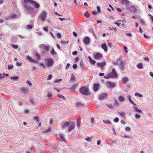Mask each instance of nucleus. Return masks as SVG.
Listing matches in <instances>:
<instances>
[{
  "label": "nucleus",
  "instance_id": "obj_1",
  "mask_svg": "<svg viewBox=\"0 0 153 153\" xmlns=\"http://www.w3.org/2000/svg\"><path fill=\"white\" fill-rule=\"evenodd\" d=\"M75 123L74 122L68 121L64 123L62 126L63 129H68L69 132L72 131L74 128Z\"/></svg>",
  "mask_w": 153,
  "mask_h": 153
},
{
  "label": "nucleus",
  "instance_id": "obj_2",
  "mask_svg": "<svg viewBox=\"0 0 153 153\" xmlns=\"http://www.w3.org/2000/svg\"><path fill=\"white\" fill-rule=\"evenodd\" d=\"M24 7L26 9L27 13H32L34 11V9L30 5V0H24Z\"/></svg>",
  "mask_w": 153,
  "mask_h": 153
},
{
  "label": "nucleus",
  "instance_id": "obj_3",
  "mask_svg": "<svg viewBox=\"0 0 153 153\" xmlns=\"http://www.w3.org/2000/svg\"><path fill=\"white\" fill-rule=\"evenodd\" d=\"M24 7L26 9L27 13H32L34 11V9L30 5V0H24Z\"/></svg>",
  "mask_w": 153,
  "mask_h": 153
},
{
  "label": "nucleus",
  "instance_id": "obj_4",
  "mask_svg": "<svg viewBox=\"0 0 153 153\" xmlns=\"http://www.w3.org/2000/svg\"><path fill=\"white\" fill-rule=\"evenodd\" d=\"M117 77V74L116 72V70L114 69H112L111 72L104 76V78L106 79Z\"/></svg>",
  "mask_w": 153,
  "mask_h": 153
},
{
  "label": "nucleus",
  "instance_id": "obj_5",
  "mask_svg": "<svg viewBox=\"0 0 153 153\" xmlns=\"http://www.w3.org/2000/svg\"><path fill=\"white\" fill-rule=\"evenodd\" d=\"M80 93L83 95H88L91 94L88 88L86 86H83L81 87L80 89Z\"/></svg>",
  "mask_w": 153,
  "mask_h": 153
},
{
  "label": "nucleus",
  "instance_id": "obj_6",
  "mask_svg": "<svg viewBox=\"0 0 153 153\" xmlns=\"http://www.w3.org/2000/svg\"><path fill=\"white\" fill-rule=\"evenodd\" d=\"M45 63L46 65L48 67H50L52 66L53 63V61L51 59L47 58L45 59Z\"/></svg>",
  "mask_w": 153,
  "mask_h": 153
},
{
  "label": "nucleus",
  "instance_id": "obj_7",
  "mask_svg": "<svg viewBox=\"0 0 153 153\" xmlns=\"http://www.w3.org/2000/svg\"><path fill=\"white\" fill-rule=\"evenodd\" d=\"M47 12L45 11H43L41 12L40 15V17L42 21L44 22L46 20L47 16Z\"/></svg>",
  "mask_w": 153,
  "mask_h": 153
},
{
  "label": "nucleus",
  "instance_id": "obj_8",
  "mask_svg": "<svg viewBox=\"0 0 153 153\" xmlns=\"http://www.w3.org/2000/svg\"><path fill=\"white\" fill-rule=\"evenodd\" d=\"M30 4L33 5L36 8H38L40 7L39 4L37 2L32 0H30Z\"/></svg>",
  "mask_w": 153,
  "mask_h": 153
},
{
  "label": "nucleus",
  "instance_id": "obj_9",
  "mask_svg": "<svg viewBox=\"0 0 153 153\" xmlns=\"http://www.w3.org/2000/svg\"><path fill=\"white\" fill-rule=\"evenodd\" d=\"M107 86L109 88H111L115 86V85L113 82L108 81L105 83Z\"/></svg>",
  "mask_w": 153,
  "mask_h": 153
},
{
  "label": "nucleus",
  "instance_id": "obj_10",
  "mask_svg": "<svg viewBox=\"0 0 153 153\" xmlns=\"http://www.w3.org/2000/svg\"><path fill=\"white\" fill-rule=\"evenodd\" d=\"M20 89L24 94L28 93L29 91V90L28 88H26L24 87H21L20 88Z\"/></svg>",
  "mask_w": 153,
  "mask_h": 153
},
{
  "label": "nucleus",
  "instance_id": "obj_11",
  "mask_svg": "<svg viewBox=\"0 0 153 153\" xmlns=\"http://www.w3.org/2000/svg\"><path fill=\"white\" fill-rule=\"evenodd\" d=\"M27 60H29L30 62H33L34 63L38 62V61L35 60L34 59H33L32 57L27 56H26Z\"/></svg>",
  "mask_w": 153,
  "mask_h": 153
},
{
  "label": "nucleus",
  "instance_id": "obj_12",
  "mask_svg": "<svg viewBox=\"0 0 153 153\" xmlns=\"http://www.w3.org/2000/svg\"><path fill=\"white\" fill-rule=\"evenodd\" d=\"M107 96V94L105 93H103L100 95L99 97V99L100 100H102L104 98L106 97Z\"/></svg>",
  "mask_w": 153,
  "mask_h": 153
},
{
  "label": "nucleus",
  "instance_id": "obj_13",
  "mask_svg": "<svg viewBox=\"0 0 153 153\" xmlns=\"http://www.w3.org/2000/svg\"><path fill=\"white\" fill-rule=\"evenodd\" d=\"M129 10L132 12L135 13L137 12V9L136 7L133 6H130L129 7Z\"/></svg>",
  "mask_w": 153,
  "mask_h": 153
},
{
  "label": "nucleus",
  "instance_id": "obj_14",
  "mask_svg": "<svg viewBox=\"0 0 153 153\" xmlns=\"http://www.w3.org/2000/svg\"><path fill=\"white\" fill-rule=\"evenodd\" d=\"M90 39L88 37H85L83 40L84 42L86 45H88L89 43Z\"/></svg>",
  "mask_w": 153,
  "mask_h": 153
},
{
  "label": "nucleus",
  "instance_id": "obj_15",
  "mask_svg": "<svg viewBox=\"0 0 153 153\" xmlns=\"http://www.w3.org/2000/svg\"><path fill=\"white\" fill-rule=\"evenodd\" d=\"M121 3L123 5H124L126 6L128 5L129 4V2L127 0H122L121 1Z\"/></svg>",
  "mask_w": 153,
  "mask_h": 153
},
{
  "label": "nucleus",
  "instance_id": "obj_16",
  "mask_svg": "<svg viewBox=\"0 0 153 153\" xmlns=\"http://www.w3.org/2000/svg\"><path fill=\"white\" fill-rule=\"evenodd\" d=\"M80 120H81V117L80 116H79L78 117V118L76 120L77 122V127L78 128H79L80 126Z\"/></svg>",
  "mask_w": 153,
  "mask_h": 153
},
{
  "label": "nucleus",
  "instance_id": "obj_17",
  "mask_svg": "<svg viewBox=\"0 0 153 153\" xmlns=\"http://www.w3.org/2000/svg\"><path fill=\"white\" fill-rule=\"evenodd\" d=\"M102 56V55L99 53H96L94 56V58L97 59H99Z\"/></svg>",
  "mask_w": 153,
  "mask_h": 153
},
{
  "label": "nucleus",
  "instance_id": "obj_18",
  "mask_svg": "<svg viewBox=\"0 0 153 153\" xmlns=\"http://www.w3.org/2000/svg\"><path fill=\"white\" fill-rule=\"evenodd\" d=\"M125 63L123 61H122L120 65V68L121 70H123L125 69Z\"/></svg>",
  "mask_w": 153,
  "mask_h": 153
},
{
  "label": "nucleus",
  "instance_id": "obj_19",
  "mask_svg": "<svg viewBox=\"0 0 153 153\" xmlns=\"http://www.w3.org/2000/svg\"><path fill=\"white\" fill-rule=\"evenodd\" d=\"M106 62H103L101 63H97V65L99 66L101 68H103V67L106 64Z\"/></svg>",
  "mask_w": 153,
  "mask_h": 153
},
{
  "label": "nucleus",
  "instance_id": "obj_20",
  "mask_svg": "<svg viewBox=\"0 0 153 153\" xmlns=\"http://www.w3.org/2000/svg\"><path fill=\"white\" fill-rule=\"evenodd\" d=\"M128 80V78L126 77H125L122 79V81L123 83L125 84Z\"/></svg>",
  "mask_w": 153,
  "mask_h": 153
},
{
  "label": "nucleus",
  "instance_id": "obj_21",
  "mask_svg": "<svg viewBox=\"0 0 153 153\" xmlns=\"http://www.w3.org/2000/svg\"><path fill=\"white\" fill-rule=\"evenodd\" d=\"M16 15L14 14H11L9 15L8 17L9 19H14L16 17Z\"/></svg>",
  "mask_w": 153,
  "mask_h": 153
},
{
  "label": "nucleus",
  "instance_id": "obj_22",
  "mask_svg": "<svg viewBox=\"0 0 153 153\" xmlns=\"http://www.w3.org/2000/svg\"><path fill=\"white\" fill-rule=\"evenodd\" d=\"M59 137L60 139L61 140H62V141H63L64 142L66 141V140H65V138L63 134H60L59 135Z\"/></svg>",
  "mask_w": 153,
  "mask_h": 153
},
{
  "label": "nucleus",
  "instance_id": "obj_23",
  "mask_svg": "<svg viewBox=\"0 0 153 153\" xmlns=\"http://www.w3.org/2000/svg\"><path fill=\"white\" fill-rule=\"evenodd\" d=\"M99 86V84H95L94 85V90L95 91H96L98 90Z\"/></svg>",
  "mask_w": 153,
  "mask_h": 153
},
{
  "label": "nucleus",
  "instance_id": "obj_24",
  "mask_svg": "<svg viewBox=\"0 0 153 153\" xmlns=\"http://www.w3.org/2000/svg\"><path fill=\"white\" fill-rule=\"evenodd\" d=\"M102 48L105 51H107V47L106 45L105 44H104L101 45Z\"/></svg>",
  "mask_w": 153,
  "mask_h": 153
},
{
  "label": "nucleus",
  "instance_id": "obj_25",
  "mask_svg": "<svg viewBox=\"0 0 153 153\" xmlns=\"http://www.w3.org/2000/svg\"><path fill=\"white\" fill-rule=\"evenodd\" d=\"M35 56H36V58L35 59L36 61H37L38 62L40 59V56L39 54L37 53H36Z\"/></svg>",
  "mask_w": 153,
  "mask_h": 153
},
{
  "label": "nucleus",
  "instance_id": "obj_26",
  "mask_svg": "<svg viewBox=\"0 0 153 153\" xmlns=\"http://www.w3.org/2000/svg\"><path fill=\"white\" fill-rule=\"evenodd\" d=\"M118 99L121 102L124 101L125 100L124 98L122 96H119L118 97Z\"/></svg>",
  "mask_w": 153,
  "mask_h": 153
},
{
  "label": "nucleus",
  "instance_id": "obj_27",
  "mask_svg": "<svg viewBox=\"0 0 153 153\" xmlns=\"http://www.w3.org/2000/svg\"><path fill=\"white\" fill-rule=\"evenodd\" d=\"M88 58H89V60H90V62H91L92 64H93V65H94V64H95V63H96V62L95 60H94L92 59L91 58V57H90V56H88Z\"/></svg>",
  "mask_w": 153,
  "mask_h": 153
},
{
  "label": "nucleus",
  "instance_id": "obj_28",
  "mask_svg": "<svg viewBox=\"0 0 153 153\" xmlns=\"http://www.w3.org/2000/svg\"><path fill=\"white\" fill-rule=\"evenodd\" d=\"M135 111L137 112L140 113H142V111L141 110L138 109V108L136 107H134Z\"/></svg>",
  "mask_w": 153,
  "mask_h": 153
},
{
  "label": "nucleus",
  "instance_id": "obj_29",
  "mask_svg": "<svg viewBox=\"0 0 153 153\" xmlns=\"http://www.w3.org/2000/svg\"><path fill=\"white\" fill-rule=\"evenodd\" d=\"M128 99L129 101L132 104L134 105H136L135 104L134 102L131 100V97L130 95H129L128 96Z\"/></svg>",
  "mask_w": 153,
  "mask_h": 153
},
{
  "label": "nucleus",
  "instance_id": "obj_30",
  "mask_svg": "<svg viewBox=\"0 0 153 153\" xmlns=\"http://www.w3.org/2000/svg\"><path fill=\"white\" fill-rule=\"evenodd\" d=\"M137 67L140 69H142L143 68L142 63H140L137 66Z\"/></svg>",
  "mask_w": 153,
  "mask_h": 153
},
{
  "label": "nucleus",
  "instance_id": "obj_31",
  "mask_svg": "<svg viewBox=\"0 0 153 153\" xmlns=\"http://www.w3.org/2000/svg\"><path fill=\"white\" fill-rule=\"evenodd\" d=\"M135 96H136L138 97H143V95L141 94H139L138 93H135Z\"/></svg>",
  "mask_w": 153,
  "mask_h": 153
},
{
  "label": "nucleus",
  "instance_id": "obj_32",
  "mask_svg": "<svg viewBox=\"0 0 153 153\" xmlns=\"http://www.w3.org/2000/svg\"><path fill=\"white\" fill-rule=\"evenodd\" d=\"M103 122L105 123V124L109 123V124H111V121L109 120H103Z\"/></svg>",
  "mask_w": 153,
  "mask_h": 153
},
{
  "label": "nucleus",
  "instance_id": "obj_33",
  "mask_svg": "<svg viewBox=\"0 0 153 153\" xmlns=\"http://www.w3.org/2000/svg\"><path fill=\"white\" fill-rule=\"evenodd\" d=\"M57 97H59L62 98L63 100H65V97L61 94H59L57 95Z\"/></svg>",
  "mask_w": 153,
  "mask_h": 153
},
{
  "label": "nucleus",
  "instance_id": "obj_34",
  "mask_svg": "<svg viewBox=\"0 0 153 153\" xmlns=\"http://www.w3.org/2000/svg\"><path fill=\"white\" fill-rule=\"evenodd\" d=\"M86 18H88L90 16V14L88 12H85L84 14Z\"/></svg>",
  "mask_w": 153,
  "mask_h": 153
},
{
  "label": "nucleus",
  "instance_id": "obj_35",
  "mask_svg": "<svg viewBox=\"0 0 153 153\" xmlns=\"http://www.w3.org/2000/svg\"><path fill=\"white\" fill-rule=\"evenodd\" d=\"M51 130V127H49L46 130H45V131H43L42 133H46L47 132L50 131Z\"/></svg>",
  "mask_w": 153,
  "mask_h": 153
},
{
  "label": "nucleus",
  "instance_id": "obj_36",
  "mask_svg": "<svg viewBox=\"0 0 153 153\" xmlns=\"http://www.w3.org/2000/svg\"><path fill=\"white\" fill-rule=\"evenodd\" d=\"M77 107H80L83 106V105L80 102H77L76 104Z\"/></svg>",
  "mask_w": 153,
  "mask_h": 153
},
{
  "label": "nucleus",
  "instance_id": "obj_37",
  "mask_svg": "<svg viewBox=\"0 0 153 153\" xmlns=\"http://www.w3.org/2000/svg\"><path fill=\"white\" fill-rule=\"evenodd\" d=\"M56 53V52L54 51L53 48H52V51L51 52V54L52 55H55Z\"/></svg>",
  "mask_w": 153,
  "mask_h": 153
},
{
  "label": "nucleus",
  "instance_id": "obj_38",
  "mask_svg": "<svg viewBox=\"0 0 153 153\" xmlns=\"http://www.w3.org/2000/svg\"><path fill=\"white\" fill-rule=\"evenodd\" d=\"M106 105L110 108H112L114 107L113 105L111 104H106Z\"/></svg>",
  "mask_w": 153,
  "mask_h": 153
},
{
  "label": "nucleus",
  "instance_id": "obj_39",
  "mask_svg": "<svg viewBox=\"0 0 153 153\" xmlns=\"http://www.w3.org/2000/svg\"><path fill=\"white\" fill-rule=\"evenodd\" d=\"M77 86V85L76 84H75V85H74L72 86V87H71V89L73 90V89H75L76 88Z\"/></svg>",
  "mask_w": 153,
  "mask_h": 153
},
{
  "label": "nucleus",
  "instance_id": "obj_40",
  "mask_svg": "<svg viewBox=\"0 0 153 153\" xmlns=\"http://www.w3.org/2000/svg\"><path fill=\"white\" fill-rule=\"evenodd\" d=\"M92 137H88L87 138H85V140L89 142H90L91 141V138Z\"/></svg>",
  "mask_w": 153,
  "mask_h": 153
},
{
  "label": "nucleus",
  "instance_id": "obj_41",
  "mask_svg": "<svg viewBox=\"0 0 153 153\" xmlns=\"http://www.w3.org/2000/svg\"><path fill=\"white\" fill-rule=\"evenodd\" d=\"M62 81V79H56L54 81V83L59 82H61Z\"/></svg>",
  "mask_w": 153,
  "mask_h": 153
},
{
  "label": "nucleus",
  "instance_id": "obj_42",
  "mask_svg": "<svg viewBox=\"0 0 153 153\" xmlns=\"http://www.w3.org/2000/svg\"><path fill=\"white\" fill-rule=\"evenodd\" d=\"M80 64L82 68H83L84 67V64L82 61L80 62Z\"/></svg>",
  "mask_w": 153,
  "mask_h": 153
},
{
  "label": "nucleus",
  "instance_id": "obj_43",
  "mask_svg": "<svg viewBox=\"0 0 153 153\" xmlns=\"http://www.w3.org/2000/svg\"><path fill=\"white\" fill-rule=\"evenodd\" d=\"M75 80V78L74 76V75H72V76L71 77L70 81H74Z\"/></svg>",
  "mask_w": 153,
  "mask_h": 153
},
{
  "label": "nucleus",
  "instance_id": "obj_44",
  "mask_svg": "<svg viewBox=\"0 0 153 153\" xmlns=\"http://www.w3.org/2000/svg\"><path fill=\"white\" fill-rule=\"evenodd\" d=\"M32 28V26L31 25H29L27 26V28L28 29H30Z\"/></svg>",
  "mask_w": 153,
  "mask_h": 153
},
{
  "label": "nucleus",
  "instance_id": "obj_45",
  "mask_svg": "<svg viewBox=\"0 0 153 153\" xmlns=\"http://www.w3.org/2000/svg\"><path fill=\"white\" fill-rule=\"evenodd\" d=\"M13 65H10L8 66V68L9 70H10L13 68Z\"/></svg>",
  "mask_w": 153,
  "mask_h": 153
},
{
  "label": "nucleus",
  "instance_id": "obj_46",
  "mask_svg": "<svg viewBox=\"0 0 153 153\" xmlns=\"http://www.w3.org/2000/svg\"><path fill=\"white\" fill-rule=\"evenodd\" d=\"M12 46L14 49H17L18 48V46L17 45L12 44Z\"/></svg>",
  "mask_w": 153,
  "mask_h": 153
},
{
  "label": "nucleus",
  "instance_id": "obj_47",
  "mask_svg": "<svg viewBox=\"0 0 153 153\" xmlns=\"http://www.w3.org/2000/svg\"><path fill=\"white\" fill-rule=\"evenodd\" d=\"M115 101V104L114 105H115L117 106L119 104V103L117 101V100H114Z\"/></svg>",
  "mask_w": 153,
  "mask_h": 153
},
{
  "label": "nucleus",
  "instance_id": "obj_48",
  "mask_svg": "<svg viewBox=\"0 0 153 153\" xmlns=\"http://www.w3.org/2000/svg\"><path fill=\"white\" fill-rule=\"evenodd\" d=\"M95 120L93 117H92L91 119V122L92 124L94 123Z\"/></svg>",
  "mask_w": 153,
  "mask_h": 153
},
{
  "label": "nucleus",
  "instance_id": "obj_49",
  "mask_svg": "<svg viewBox=\"0 0 153 153\" xmlns=\"http://www.w3.org/2000/svg\"><path fill=\"white\" fill-rule=\"evenodd\" d=\"M52 77V75L51 74H50L47 78V79L48 80H50L51 79Z\"/></svg>",
  "mask_w": 153,
  "mask_h": 153
},
{
  "label": "nucleus",
  "instance_id": "obj_50",
  "mask_svg": "<svg viewBox=\"0 0 153 153\" xmlns=\"http://www.w3.org/2000/svg\"><path fill=\"white\" fill-rule=\"evenodd\" d=\"M119 114L123 117H124L125 116V114L123 112L120 113H119Z\"/></svg>",
  "mask_w": 153,
  "mask_h": 153
},
{
  "label": "nucleus",
  "instance_id": "obj_51",
  "mask_svg": "<svg viewBox=\"0 0 153 153\" xmlns=\"http://www.w3.org/2000/svg\"><path fill=\"white\" fill-rule=\"evenodd\" d=\"M140 115L139 114H136L135 115V117L137 119H139L140 117Z\"/></svg>",
  "mask_w": 153,
  "mask_h": 153
},
{
  "label": "nucleus",
  "instance_id": "obj_52",
  "mask_svg": "<svg viewBox=\"0 0 153 153\" xmlns=\"http://www.w3.org/2000/svg\"><path fill=\"white\" fill-rule=\"evenodd\" d=\"M11 78L13 79H18V77L17 76H15L12 77H11Z\"/></svg>",
  "mask_w": 153,
  "mask_h": 153
},
{
  "label": "nucleus",
  "instance_id": "obj_53",
  "mask_svg": "<svg viewBox=\"0 0 153 153\" xmlns=\"http://www.w3.org/2000/svg\"><path fill=\"white\" fill-rule=\"evenodd\" d=\"M44 49L47 51H48L49 50V47L47 46H45Z\"/></svg>",
  "mask_w": 153,
  "mask_h": 153
},
{
  "label": "nucleus",
  "instance_id": "obj_54",
  "mask_svg": "<svg viewBox=\"0 0 153 153\" xmlns=\"http://www.w3.org/2000/svg\"><path fill=\"white\" fill-rule=\"evenodd\" d=\"M77 65L76 64H74L73 66V68L74 69H76L77 68Z\"/></svg>",
  "mask_w": 153,
  "mask_h": 153
},
{
  "label": "nucleus",
  "instance_id": "obj_55",
  "mask_svg": "<svg viewBox=\"0 0 153 153\" xmlns=\"http://www.w3.org/2000/svg\"><path fill=\"white\" fill-rule=\"evenodd\" d=\"M70 65V64L69 63L67 64V65H66V70L68 69L69 68Z\"/></svg>",
  "mask_w": 153,
  "mask_h": 153
},
{
  "label": "nucleus",
  "instance_id": "obj_56",
  "mask_svg": "<svg viewBox=\"0 0 153 153\" xmlns=\"http://www.w3.org/2000/svg\"><path fill=\"white\" fill-rule=\"evenodd\" d=\"M140 22L142 24H143V25H145V21H144V20H143V19H141L140 20Z\"/></svg>",
  "mask_w": 153,
  "mask_h": 153
},
{
  "label": "nucleus",
  "instance_id": "obj_57",
  "mask_svg": "<svg viewBox=\"0 0 153 153\" xmlns=\"http://www.w3.org/2000/svg\"><path fill=\"white\" fill-rule=\"evenodd\" d=\"M119 118L117 117L115 118V119L114 120V122H117L119 121Z\"/></svg>",
  "mask_w": 153,
  "mask_h": 153
},
{
  "label": "nucleus",
  "instance_id": "obj_58",
  "mask_svg": "<svg viewBox=\"0 0 153 153\" xmlns=\"http://www.w3.org/2000/svg\"><path fill=\"white\" fill-rule=\"evenodd\" d=\"M125 129L126 131H129L131 130L130 128L129 127H127Z\"/></svg>",
  "mask_w": 153,
  "mask_h": 153
},
{
  "label": "nucleus",
  "instance_id": "obj_59",
  "mask_svg": "<svg viewBox=\"0 0 153 153\" xmlns=\"http://www.w3.org/2000/svg\"><path fill=\"white\" fill-rule=\"evenodd\" d=\"M47 96H48V97H49V98H51L52 97V95L51 94H50V93H48V94H47Z\"/></svg>",
  "mask_w": 153,
  "mask_h": 153
},
{
  "label": "nucleus",
  "instance_id": "obj_60",
  "mask_svg": "<svg viewBox=\"0 0 153 153\" xmlns=\"http://www.w3.org/2000/svg\"><path fill=\"white\" fill-rule=\"evenodd\" d=\"M97 9L98 12H100V7L98 6H97Z\"/></svg>",
  "mask_w": 153,
  "mask_h": 153
},
{
  "label": "nucleus",
  "instance_id": "obj_61",
  "mask_svg": "<svg viewBox=\"0 0 153 153\" xmlns=\"http://www.w3.org/2000/svg\"><path fill=\"white\" fill-rule=\"evenodd\" d=\"M125 34L127 36H132L131 34L130 33H126Z\"/></svg>",
  "mask_w": 153,
  "mask_h": 153
},
{
  "label": "nucleus",
  "instance_id": "obj_62",
  "mask_svg": "<svg viewBox=\"0 0 153 153\" xmlns=\"http://www.w3.org/2000/svg\"><path fill=\"white\" fill-rule=\"evenodd\" d=\"M144 59L147 61H149V59L147 57H146Z\"/></svg>",
  "mask_w": 153,
  "mask_h": 153
},
{
  "label": "nucleus",
  "instance_id": "obj_63",
  "mask_svg": "<svg viewBox=\"0 0 153 153\" xmlns=\"http://www.w3.org/2000/svg\"><path fill=\"white\" fill-rule=\"evenodd\" d=\"M116 9L119 12H121L122 11V10L120 8H116Z\"/></svg>",
  "mask_w": 153,
  "mask_h": 153
},
{
  "label": "nucleus",
  "instance_id": "obj_64",
  "mask_svg": "<svg viewBox=\"0 0 153 153\" xmlns=\"http://www.w3.org/2000/svg\"><path fill=\"white\" fill-rule=\"evenodd\" d=\"M124 49L126 52L127 53L128 52L127 47L126 46H125L124 47Z\"/></svg>",
  "mask_w": 153,
  "mask_h": 153
}]
</instances>
